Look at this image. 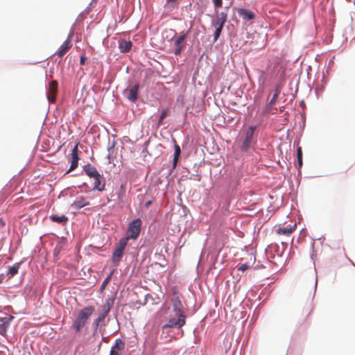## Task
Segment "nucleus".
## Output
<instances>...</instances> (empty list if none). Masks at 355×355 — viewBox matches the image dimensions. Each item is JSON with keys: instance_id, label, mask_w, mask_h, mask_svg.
<instances>
[{"instance_id": "nucleus-9", "label": "nucleus", "mask_w": 355, "mask_h": 355, "mask_svg": "<svg viewBox=\"0 0 355 355\" xmlns=\"http://www.w3.org/2000/svg\"><path fill=\"white\" fill-rule=\"evenodd\" d=\"M58 83L57 80H52L49 84L47 98L49 102L54 103L56 100Z\"/></svg>"}, {"instance_id": "nucleus-2", "label": "nucleus", "mask_w": 355, "mask_h": 355, "mask_svg": "<svg viewBox=\"0 0 355 355\" xmlns=\"http://www.w3.org/2000/svg\"><path fill=\"white\" fill-rule=\"evenodd\" d=\"M171 31L174 32V34L176 35V33L175 31L171 30ZM188 33L187 32H181L180 34L175 37L174 35L171 38V41L173 42V53L175 55H179L181 54L182 51L185 49L186 47V42L185 40L187 37Z\"/></svg>"}, {"instance_id": "nucleus-20", "label": "nucleus", "mask_w": 355, "mask_h": 355, "mask_svg": "<svg viewBox=\"0 0 355 355\" xmlns=\"http://www.w3.org/2000/svg\"><path fill=\"white\" fill-rule=\"evenodd\" d=\"M83 169L85 173L92 179L96 178V175L99 174L96 167L90 164L85 165Z\"/></svg>"}, {"instance_id": "nucleus-10", "label": "nucleus", "mask_w": 355, "mask_h": 355, "mask_svg": "<svg viewBox=\"0 0 355 355\" xmlns=\"http://www.w3.org/2000/svg\"><path fill=\"white\" fill-rule=\"evenodd\" d=\"M139 87L140 85L137 83L124 92L125 96L132 103L136 102L138 98V91Z\"/></svg>"}, {"instance_id": "nucleus-8", "label": "nucleus", "mask_w": 355, "mask_h": 355, "mask_svg": "<svg viewBox=\"0 0 355 355\" xmlns=\"http://www.w3.org/2000/svg\"><path fill=\"white\" fill-rule=\"evenodd\" d=\"M278 95H279V92L277 91H276V92L274 94L272 99L270 101V102L266 106V107L263 110V114L270 115V114H275L277 113V107H275V105L276 103Z\"/></svg>"}, {"instance_id": "nucleus-1", "label": "nucleus", "mask_w": 355, "mask_h": 355, "mask_svg": "<svg viewBox=\"0 0 355 355\" xmlns=\"http://www.w3.org/2000/svg\"><path fill=\"white\" fill-rule=\"evenodd\" d=\"M94 311V307L91 306L85 307L79 311L77 318L72 325L76 332L80 331Z\"/></svg>"}, {"instance_id": "nucleus-14", "label": "nucleus", "mask_w": 355, "mask_h": 355, "mask_svg": "<svg viewBox=\"0 0 355 355\" xmlns=\"http://www.w3.org/2000/svg\"><path fill=\"white\" fill-rule=\"evenodd\" d=\"M297 227L296 223H294L293 225H289L286 227H279L276 230V232L279 235H285L287 236H291V234L295 230Z\"/></svg>"}, {"instance_id": "nucleus-22", "label": "nucleus", "mask_w": 355, "mask_h": 355, "mask_svg": "<svg viewBox=\"0 0 355 355\" xmlns=\"http://www.w3.org/2000/svg\"><path fill=\"white\" fill-rule=\"evenodd\" d=\"M50 219L57 223H66L68 221V218L64 215H51Z\"/></svg>"}, {"instance_id": "nucleus-11", "label": "nucleus", "mask_w": 355, "mask_h": 355, "mask_svg": "<svg viewBox=\"0 0 355 355\" xmlns=\"http://www.w3.org/2000/svg\"><path fill=\"white\" fill-rule=\"evenodd\" d=\"M78 144H76L75 146L73 148L71 153V166L69 167V169L67 172V173L73 171L75 168H77L78 164Z\"/></svg>"}, {"instance_id": "nucleus-24", "label": "nucleus", "mask_w": 355, "mask_h": 355, "mask_svg": "<svg viewBox=\"0 0 355 355\" xmlns=\"http://www.w3.org/2000/svg\"><path fill=\"white\" fill-rule=\"evenodd\" d=\"M181 150L178 145H175V153L173 156V168H175L179 159V156L180 155Z\"/></svg>"}, {"instance_id": "nucleus-17", "label": "nucleus", "mask_w": 355, "mask_h": 355, "mask_svg": "<svg viewBox=\"0 0 355 355\" xmlns=\"http://www.w3.org/2000/svg\"><path fill=\"white\" fill-rule=\"evenodd\" d=\"M89 205V202L83 196H79L71 205V207L75 209H81Z\"/></svg>"}, {"instance_id": "nucleus-28", "label": "nucleus", "mask_w": 355, "mask_h": 355, "mask_svg": "<svg viewBox=\"0 0 355 355\" xmlns=\"http://www.w3.org/2000/svg\"><path fill=\"white\" fill-rule=\"evenodd\" d=\"M213 3L215 8H221L223 5V0H213Z\"/></svg>"}, {"instance_id": "nucleus-21", "label": "nucleus", "mask_w": 355, "mask_h": 355, "mask_svg": "<svg viewBox=\"0 0 355 355\" xmlns=\"http://www.w3.org/2000/svg\"><path fill=\"white\" fill-rule=\"evenodd\" d=\"M132 43L130 41L122 40L119 42V48L122 53H128L130 51Z\"/></svg>"}, {"instance_id": "nucleus-25", "label": "nucleus", "mask_w": 355, "mask_h": 355, "mask_svg": "<svg viewBox=\"0 0 355 355\" xmlns=\"http://www.w3.org/2000/svg\"><path fill=\"white\" fill-rule=\"evenodd\" d=\"M109 311H110V307L108 305L107 308L106 309L105 312L103 313H101L98 315V317L96 319L95 323L97 327L99 325L100 322H101L105 319V318L106 317V315Z\"/></svg>"}, {"instance_id": "nucleus-35", "label": "nucleus", "mask_w": 355, "mask_h": 355, "mask_svg": "<svg viewBox=\"0 0 355 355\" xmlns=\"http://www.w3.org/2000/svg\"><path fill=\"white\" fill-rule=\"evenodd\" d=\"M175 0H167V2L168 3H170V2H174Z\"/></svg>"}, {"instance_id": "nucleus-29", "label": "nucleus", "mask_w": 355, "mask_h": 355, "mask_svg": "<svg viewBox=\"0 0 355 355\" xmlns=\"http://www.w3.org/2000/svg\"><path fill=\"white\" fill-rule=\"evenodd\" d=\"M249 268V264L248 263H243L242 264L241 266H239L238 268V270H240V271H245V270L248 269Z\"/></svg>"}, {"instance_id": "nucleus-13", "label": "nucleus", "mask_w": 355, "mask_h": 355, "mask_svg": "<svg viewBox=\"0 0 355 355\" xmlns=\"http://www.w3.org/2000/svg\"><path fill=\"white\" fill-rule=\"evenodd\" d=\"M94 189L98 190V191H103L105 190V180L103 175H96V178H94Z\"/></svg>"}, {"instance_id": "nucleus-34", "label": "nucleus", "mask_w": 355, "mask_h": 355, "mask_svg": "<svg viewBox=\"0 0 355 355\" xmlns=\"http://www.w3.org/2000/svg\"><path fill=\"white\" fill-rule=\"evenodd\" d=\"M5 225L6 224H5L3 219L2 218H0V226L3 227V226H5Z\"/></svg>"}, {"instance_id": "nucleus-27", "label": "nucleus", "mask_w": 355, "mask_h": 355, "mask_svg": "<svg viewBox=\"0 0 355 355\" xmlns=\"http://www.w3.org/2000/svg\"><path fill=\"white\" fill-rule=\"evenodd\" d=\"M222 30H223V28L216 27V31H215L214 35V41H216L218 39L219 36L221 34Z\"/></svg>"}, {"instance_id": "nucleus-16", "label": "nucleus", "mask_w": 355, "mask_h": 355, "mask_svg": "<svg viewBox=\"0 0 355 355\" xmlns=\"http://www.w3.org/2000/svg\"><path fill=\"white\" fill-rule=\"evenodd\" d=\"M125 348V343L120 338L116 339L114 346L112 347L110 355H119L120 352Z\"/></svg>"}, {"instance_id": "nucleus-12", "label": "nucleus", "mask_w": 355, "mask_h": 355, "mask_svg": "<svg viewBox=\"0 0 355 355\" xmlns=\"http://www.w3.org/2000/svg\"><path fill=\"white\" fill-rule=\"evenodd\" d=\"M173 313L175 314H185L184 306L178 296H175L171 299Z\"/></svg>"}, {"instance_id": "nucleus-19", "label": "nucleus", "mask_w": 355, "mask_h": 355, "mask_svg": "<svg viewBox=\"0 0 355 355\" xmlns=\"http://www.w3.org/2000/svg\"><path fill=\"white\" fill-rule=\"evenodd\" d=\"M237 12H238L239 15L240 17H241L245 20H246V19L251 20V19H254V17H255L254 13L252 11L248 10V9L238 8Z\"/></svg>"}, {"instance_id": "nucleus-31", "label": "nucleus", "mask_w": 355, "mask_h": 355, "mask_svg": "<svg viewBox=\"0 0 355 355\" xmlns=\"http://www.w3.org/2000/svg\"><path fill=\"white\" fill-rule=\"evenodd\" d=\"M297 157L302 158V150L301 147H297Z\"/></svg>"}, {"instance_id": "nucleus-5", "label": "nucleus", "mask_w": 355, "mask_h": 355, "mask_svg": "<svg viewBox=\"0 0 355 355\" xmlns=\"http://www.w3.org/2000/svg\"><path fill=\"white\" fill-rule=\"evenodd\" d=\"M315 290V286H313L311 289L307 301L305 303H302L300 304V314L304 319H306L313 311V299Z\"/></svg>"}, {"instance_id": "nucleus-30", "label": "nucleus", "mask_w": 355, "mask_h": 355, "mask_svg": "<svg viewBox=\"0 0 355 355\" xmlns=\"http://www.w3.org/2000/svg\"><path fill=\"white\" fill-rule=\"evenodd\" d=\"M110 278H111V275H109L107 278H105V279L103 281V282L101 286V289H103L107 286V284L109 283V282L110 280Z\"/></svg>"}, {"instance_id": "nucleus-4", "label": "nucleus", "mask_w": 355, "mask_h": 355, "mask_svg": "<svg viewBox=\"0 0 355 355\" xmlns=\"http://www.w3.org/2000/svg\"><path fill=\"white\" fill-rule=\"evenodd\" d=\"M128 244V239H121L116 244L114 250L113 252L112 256V261L114 264L117 266L123 255V251L127 246Z\"/></svg>"}, {"instance_id": "nucleus-33", "label": "nucleus", "mask_w": 355, "mask_h": 355, "mask_svg": "<svg viewBox=\"0 0 355 355\" xmlns=\"http://www.w3.org/2000/svg\"><path fill=\"white\" fill-rule=\"evenodd\" d=\"M297 163H298L299 168H301L303 164L302 158H297Z\"/></svg>"}, {"instance_id": "nucleus-36", "label": "nucleus", "mask_w": 355, "mask_h": 355, "mask_svg": "<svg viewBox=\"0 0 355 355\" xmlns=\"http://www.w3.org/2000/svg\"><path fill=\"white\" fill-rule=\"evenodd\" d=\"M150 203H151V202H150V201H149V202H148L146 203V205H147V206H148V205H150Z\"/></svg>"}, {"instance_id": "nucleus-18", "label": "nucleus", "mask_w": 355, "mask_h": 355, "mask_svg": "<svg viewBox=\"0 0 355 355\" xmlns=\"http://www.w3.org/2000/svg\"><path fill=\"white\" fill-rule=\"evenodd\" d=\"M227 13L222 12L218 15L216 19L213 21L212 24L215 27L223 28V26L227 21Z\"/></svg>"}, {"instance_id": "nucleus-26", "label": "nucleus", "mask_w": 355, "mask_h": 355, "mask_svg": "<svg viewBox=\"0 0 355 355\" xmlns=\"http://www.w3.org/2000/svg\"><path fill=\"white\" fill-rule=\"evenodd\" d=\"M167 114H168V110L167 109L163 110L161 113V115L159 116V121H158L159 125L162 124V121L165 119V117L167 116Z\"/></svg>"}, {"instance_id": "nucleus-3", "label": "nucleus", "mask_w": 355, "mask_h": 355, "mask_svg": "<svg viewBox=\"0 0 355 355\" xmlns=\"http://www.w3.org/2000/svg\"><path fill=\"white\" fill-rule=\"evenodd\" d=\"M186 314H171L166 323L163 325L162 330L168 328L180 329L186 324Z\"/></svg>"}, {"instance_id": "nucleus-7", "label": "nucleus", "mask_w": 355, "mask_h": 355, "mask_svg": "<svg viewBox=\"0 0 355 355\" xmlns=\"http://www.w3.org/2000/svg\"><path fill=\"white\" fill-rule=\"evenodd\" d=\"M255 129V126H250L246 131L245 134V138L241 146V149L243 151H247L249 149L252 141V138Z\"/></svg>"}, {"instance_id": "nucleus-6", "label": "nucleus", "mask_w": 355, "mask_h": 355, "mask_svg": "<svg viewBox=\"0 0 355 355\" xmlns=\"http://www.w3.org/2000/svg\"><path fill=\"white\" fill-rule=\"evenodd\" d=\"M142 222L140 218H137L131 222L128 228V235L124 239H136L141 232Z\"/></svg>"}, {"instance_id": "nucleus-15", "label": "nucleus", "mask_w": 355, "mask_h": 355, "mask_svg": "<svg viewBox=\"0 0 355 355\" xmlns=\"http://www.w3.org/2000/svg\"><path fill=\"white\" fill-rule=\"evenodd\" d=\"M72 43L71 40L68 38L60 46L59 49L55 53L58 55L59 58H62L64 55L71 48Z\"/></svg>"}, {"instance_id": "nucleus-23", "label": "nucleus", "mask_w": 355, "mask_h": 355, "mask_svg": "<svg viewBox=\"0 0 355 355\" xmlns=\"http://www.w3.org/2000/svg\"><path fill=\"white\" fill-rule=\"evenodd\" d=\"M19 266H20V263H15L12 266H9L8 267V273H7L8 277V278H11L13 276H15L18 272V270L19 268Z\"/></svg>"}, {"instance_id": "nucleus-32", "label": "nucleus", "mask_w": 355, "mask_h": 355, "mask_svg": "<svg viewBox=\"0 0 355 355\" xmlns=\"http://www.w3.org/2000/svg\"><path fill=\"white\" fill-rule=\"evenodd\" d=\"M86 60H87V57L85 55H82L80 56V64L81 65H83L85 64V62Z\"/></svg>"}]
</instances>
